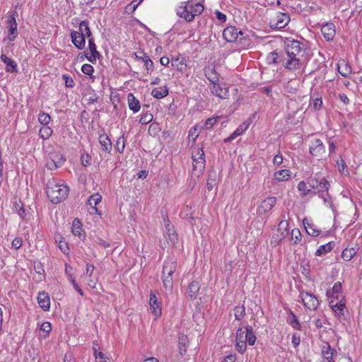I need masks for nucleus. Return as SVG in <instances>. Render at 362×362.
<instances>
[{
    "label": "nucleus",
    "mask_w": 362,
    "mask_h": 362,
    "mask_svg": "<svg viewBox=\"0 0 362 362\" xmlns=\"http://www.w3.org/2000/svg\"><path fill=\"white\" fill-rule=\"evenodd\" d=\"M269 64H277V51L270 52L267 57Z\"/></svg>",
    "instance_id": "nucleus-61"
},
{
    "label": "nucleus",
    "mask_w": 362,
    "mask_h": 362,
    "mask_svg": "<svg viewBox=\"0 0 362 362\" xmlns=\"http://www.w3.org/2000/svg\"><path fill=\"white\" fill-rule=\"evenodd\" d=\"M81 223L79 221V220L78 218L74 219L73 221L71 231L74 235L78 236L79 238H81Z\"/></svg>",
    "instance_id": "nucleus-48"
},
{
    "label": "nucleus",
    "mask_w": 362,
    "mask_h": 362,
    "mask_svg": "<svg viewBox=\"0 0 362 362\" xmlns=\"http://www.w3.org/2000/svg\"><path fill=\"white\" fill-rule=\"evenodd\" d=\"M211 93L220 98H226L228 95V90L226 88H222L218 83H213V87L211 88Z\"/></svg>",
    "instance_id": "nucleus-27"
},
{
    "label": "nucleus",
    "mask_w": 362,
    "mask_h": 362,
    "mask_svg": "<svg viewBox=\"0 0 362 362\" xmlns=\"http://www.w3.org/2000/svg\"><path fill=\"white\" fill-rule=\"evenodd\" d=\"M274 177L277 182L286 181L291 177V172L288 170H280L275 172Z\"/></svg>",
    "instance_id": "nucleus-35"
},
{
    "label": "nucleus",
    "mask_w": 362,
    "mask_h": 362,
    "mask_svg": "<svg viewBox=\"0 0 362 362\" xmlns=\"http://www.w3.org/2000/svg\"><path fill=\"white\" fill-rule=\"evenodd\" d=\"M356 254V250L354 247L345 248L341 253V257L344 261H350Z\"/></svg>",
    "instance_id": "nucleus-44"
},
{
    "label": "nucleus",
    "mask_w": 362,
    "mask_h": 362,
    "mask_svg": "<svg viewBox=\"0 0 362 362\" xmlns=\"http://www.w3.org/2000/svg\"><path fill=\"white\" fill-rule=\"evenodd\" d=\"M337 67L339 73L344 77H348L351 74L352 69L350 64L344 60L340 61Z\"/></svg>",
    "instance_id": "nucleus-22"
},
{
    "label": "nucleus",
    "mask_w": 362,
    "mask_h": 362,
    "mask_svg": "<svg viewBox=\"0 0 362 362\" xmlns=\"http://www.w3.org/2000/svg\"><path fill=\"white\" fill-rule=\"evenodd\" d=\"M46 193L52 203L58 204L67 197L69 187L66 185L57 183L54 180H49L47 184Z\"/></svg>",
    "instance_id": "nucleus-2"
},
{
    "label": "nucleus",
    "mask_w": 362,
    "mask_h": 362,
    "mask_svg": "<svg viewBox=\"0 0 362 362\" xmlns=\"http://www.w3.org/2000/svg\"><path fill=\"white\" fill-rule=\"evenodd\" d=\"M322 354L327 362H334V356L337 354V351L331 348L328 343H326V345L322 347Z\"/></svg>",
    "instance_id": "nucleus-21"
},
{
    "label": "nucleus",
    "mask_w": 362,
    "mask_h": 362,
    "mask_svg": "<svg viewBox=\"0 0 362 362\" xmlns=\"http://www.w3.org/2000/svg\"><path fill=\"white\" fill-rule=\"evenodd\" d=\"M199 288H200V286H199V282H197L196 281H192L189 284L187 291V294H188L189 297L192 300H194L197 298V296L199 293Z\"/></svg>",
    "instance_id": "nucleus-29"
},
{
    "label": "nucleus",
    "mask_w": 362,
    "mask_h": 362,
    "mask_svg": "<svg viewBox=\"0 0 362 362\" xmlns=\"http://www.w3.org/2000/svg\"><path fill=\"white\" fill-rule=\"evenodd\" d=\"M102 197L98 193L94 194L90 196V197L88 199V204L90 206L94 205L93 209L95 211L96 214H100V211L96 208V206L101 202Z\"/></svg>",
    "instance_id": "nucleus-39"
},
{
    "label": "nucleus",
    "mask_w": 362,
    "mask_h": 362,
    "mask_svg": "<svg viewBox=\"0 0 362 362\" xmlns=\"http://www.w3.org/2000/svg\"><path fill=\"white\" fill-rule=\"evenodd\" d=\"M52 134V129L47 125L43 126L39 132L40 138H42L44 140L49 139L51 136Z\"/></svg>",
    "instance_id": "nucleus-46"
},
{
    "label": "nucleus",
    "mask_w": 362,
    "mask_h": 362,
    "mask_svg": "<svg viewBox=\"0 0 362 362\" xmlns=\"http://www.w3.org/2000/svg\"><path fill=\"white\" fill-rule=\"evenodd\" d=\"M6 23L8 25V32L10 33V34H18V25L16 21V18L14 16V13L8 16L6 21Z\"/></svg>",
    "instance_id": "nucleus-36"
},
{
    "label": "nucleus",
    "mask_w": 362,
    "mask_h": 362,
    "mask_svg": "<svg viewBox=\"0 0 362 362\" xmlns=\"http://www.w3.org/2000/svg\"><path fill=\"white\" fill-rule=\"evenodd\" d=\"M187 5L189 2H182L181 5L179 6L176 9V14L181 18L185 19L187 22H192L194 21L193 14H190Z\"/></svg>",
    "instance_id": "nucleus-12"
},
{
    "label": "nucleus",
    "mask_w": 362,
    "mask_h": 362,
    "mask_svg": "<svg viewBox=\"0 0 362 362\" xmlns=\"http://www.w3.org/2000/svg\"><path fill=\"white\" fill-rule=\"evenodd\" d=\"M297 188L298 191L300 192V196L302 197H305L310 194L312 195V189L311 187H309L308 180L306 182L303 180L300 181L298 184Z\"/></svg>",
    "instance_id": "nucleus-32"
},
{
    "label": "nucleus",
    "mask_w": 362,
    "mask_h": 362,
    "mask_svg": "<svg viewBox=\"0 0 362 362\" xmlns=\"http://www.w3.org/2000/svg\"><path fill=\"white\" fill-rule=\"evenodd\" d=\"M81 71L84 74L90 76L91 78H94V76H92L94 71V68L92 65L89 64H83L81 67Z\"/></svg>",
    "instance_id": "nucleus-54"
},
{
    "label": "nucleus",
    "mask_w": 362,
    "mask_h": 362,
    "mask_svg": "<svg viewBox=\"0 0 362 362\" xmlns=\"http://www.w3.org/2000/svg\"><path fill=\"white\" fill-rule=\"evenodd\" d=\"M287 57H300L305 54V45L298 40H291L286 46Z\"/></svg>",
    "instance_id": "nucleus-4"
},
{
    "label": "nucleus",
    "mask_w": 362,
    "mask_h": 362,
    "mask_svg": "<svg viewBox=\"0 0 362 362\" xmlns=\"http://www.w3.org/2000/svg\"><path fill=\"white\" fill-rule=\"evenodd\" d=\"M287 322L295 329L301 330V325L297 316L293 313L292 310H289V314L287 318Z\"/></svg>",
    "instance_id": "nucleus-34"
},
{
    "label": "nucleus",
    "mask_w": 362,
    "mask_h": 362,
    "mask_svg": "<svg viewBox=\"0 0 362 362\" xmlns=\"http://www.w3.org/2000/svg\"><path fill=\"white\" fill-rule=\"evenodd\" d=\"M218 119H219L218 117L208 118L205 121L204 127V128L207 129H210V128L213 127L216 124V123L217 122V120Z\"/></svg>",
    "instance_id": "nucleus-59"
},
{
    "label": "nucleus",
    "mask_w": 362,
    "mask_h": 362,
    "mask_svg": "<svg viewBox=\"0 0 362 362\" xmlns=\"http://www.w3.org/2000/svg\"><path fill=\"white\" fill-rule=\"evenodd\" d=\"M341 291V284L339 281L336 282L331 289L326 292V295L329 298L338 299Z\"/></svg>",
    "instance_id": "nucleus-26"
},
{
    "label": "nucleus",
    "mask_w": 362,
    "mask_h": 362,
    "mask_svg": "<svg viewBox=\"0 0 362 362\" xmlns=\"http://www.w3.org/2000/svg\"><path fill=\"white\" fill-rule=\"evenodd\" d=\"M189 342L188 337L184 334H180L178 337V349L181 356L185 355L187 352V344Z\"/></svg>",
    "instance_id": "nucleus-25"
},
{
    "label": "nucleus",
    "mask_w": 362,
    "mask_h": 362,
    "mask_svg": "<svg viewBox=\"0 0 362 362\" xmlns=\"http://www.w3.org/2000/svg\"><path fill=\"white\" fill-rule=\"evenodd\" d=\"M37 303L43 310H49L50 308V299L48 293L45 291L40 292L37 296Z\"/></svg>",
    "instance_id": "nucleus-19"
},
{
    "label": "nucleus",
    "mask_w": 362,
    "mask_h": 362,
    "mask_svg": "<svg viewBox=\"0 0 362 362\" xmlns=\"http://www.w3.org/2000/svg\"><path fill=\"white\" fill-rule=\"evenodd\" d=\"M81 163H82V165L83 166H89L91 165V160H92V158H91V156L88 154V153H86V154H83L81 156Z\"/></svg>",
    "instance_id": "nucleus-63"
},
{
    "label": "nucleus",
    "mask_w": 362,
    "mask_h": 362,
    "mask_svg": "<svg viewBox=\"0 0 362 362\" xmlns=\"http://www.w3.org/2000/svg\"><path fill=\"white\" fill-rule=\"evenodd\" d=\"M333 301L332 300L329 304L332 307V310L336 313L337 317L339 318L341 316L344 315V309L345 308V303H343L341 300L339 303H336L335 305H332Z\"/></svg>",
    "instance_id": "nucleus-40"
},
{
    "label": "nucleus",
    "mask_w": 362,
    "mask_h": 362,
    "mask_svg": "<svg viewBox=\"0 0 362 362\" xmlns=\"http://www.w3.org/2000/svg\"><path fill=\"white\" fill-rule=\"evenodd\" d=\"M153 117L151 113L148 112V111L144 112V110H143L139 119V122L141 124H147L153 120Z\"/></svg>",
    "instance_id": "nucleus-47"
},
{
    "label": "nucleus",
    "mask_w": 362,
    "mask_h": 362,
    "mask_svg": "<svg viewBox=\"0 0 362 362\" xmlns=\"http://www.w3.org/2000/svg\"><path fill=\"white\" fill-rule=\"evenodd\" d=\"M186 2H189L188 11L190 14H193L194 19L195 16L200 15L204 9V6L199 2H194L193 0H188Z\"/></svg>",
    "instance_id": "nucleus-18"
},
{
    "label": "nucleus",
    "mask_w": 362,
    "mask_h": 362,
    "mask_svg": "<svg viewBox=\"0 0 362 362\" xmlns=\"http://www.w3.org/2000/svg\"><path fill=\"white\" fill-rule=\"evenodd\" d=\"M333 242H329L327 244L320 245L315 252L316 256H321L325 253L330 252L334 247Z\"/></svg>",
    "instance_id": "nucleus-42"
},
{
    "label": "nucleus",
    "mask_w": 362,
    "mask_h": 362,
    "mask_svg": "<svg viewBox=\"0 0 362 362\" xmlns=\"http://www.w3.org/2000/svg\"><path fill=\"white\" fill-rule=\"evenodd\" d=\"M287 52H286V49L284 51H279L277 52V64H282L284 66V64L287 60Z\"/></svg>",
    "instance_id": "nucleus-57"
},
{
    "label": "nucleus",
    "mask_w": 362,
    "mask_h": 362,
    "mask_svg": "<svg viewBox=\"0 0 362 362\" xmlns=\"http://www.w3.org/2000/svg\"><path fill=\"white\" fill-rule=\"evenodd\" d=\"M205 158L204 151L202 148H194L192 150V158Z\"/></svg>",
    "instance_id": "nucleus-53"
},
{
    "label": "nucleus",
    "mask_w": 362,
    "mask_h": 362,
    "mask_svg": "<svg viewBox=\"0 0 362 362\" xmlns=\"http://www.w3.org/2000/svg\"><path fill=\"white\" fill-rule=\"evenodd\" d=\"M235 349L236 350L240 353V354H243L246 349H247V342L244 341H238V340H235Z\"/></svg>",
    "instance_id": "nucleus-56"
},
{
    "label": "nucleus",
    "mask_w": 362,
    "mask_h": 362,
    "mask_svg": "<svg viewBox=\"0 0 362 362\" xmlns=\"http://www.w3.org/2000/svg\"><path fill=\"white\" fill-rule=\"evenodd\" d=\"M223 37L227 42H233L238 38L242 40L243 33L241 30H238L235 26H228L223 30Z\"/></svg>",
    "instance_id": "nucleus-5"
},
{
    "label": "nucleus",
    "mask_w": 362,
    "mask_h": 362,
    "mask_svg": "<svg viewBox=\"0 0 362 362\" xmlns=\"http://www.w3.org/2000/svg\"><path fill=\"white\" fill-rule=\"evenodd\" d=\"M149 305L152 314H153L156 317L160 316L161 315L160 303L158 301V298L153 292H151L150 294Z\"/></svg>",
    "instance_id": "nucleus-17"
},
{
    "label": "nucleus",
    "mask_w": 362,
    "mask_h": 362,
    "mask_svg": "<svg viewBox=\"0 0 362 362\" xmlns=\"http://www.w3.org/2000/svg\"><path fill=\"white\" fill-rule=\"evenodd\" d=\"M243 327L240 326L236 332L235 340L238 341H244L246 340V327H245V330H243Z\"/></svg>",
    "instance_id": "nucleus-52"
},
{
    "label": "nucleus",
    "mask_w": 362,
    "mask_h": 362,
    "mask_svg": "<svg viewBox=\"0 0 362 362\" xmlns=\"http://www.w3.org/2000/svg\"><path fill=\"white\" fill-rule=\"evenodd\" d=\"M62 78L64 80L65 86L66 88H73L75 86V83L70 76L64 74Z\"/></svg>",
    "instance_id": "nucleus-60"
},
{
    "label": "nucleus",
    "mask_w": 362,
    "mask_h": 362,
    "mask_svg": "<svg viewBox=\"0 0 362 362\" xmlns=\"http://www.w3.org/2000/svg\"><path fill=\"white\" fill-rule=\"evenodd\" d=\"M300 297L303 305L310 310H315L317 308L319 301L315 295L308 292H301Z\"/></svg>",
    "instance_id": "nucleus-7"
},
{
    "label": "nucleus",
    "mask_w": 362,
    "mask_h": 362,
    "mask_svg": "<svg viewBox=\"0 0 362 362\" xmlns=\"http://www.w3.org/2000/svg\"><path fill=\"white\" fill-rule=\"evenodd\" d=\"M308 183L312 189V195L319 194V197L322 198L325 202L330 199L329 189L330 184L327 180L320 173H315L314 176L308 178Z\"/></svg>",
    "instance_id": "nucleus-1"
},
{
    "label": "nucleus",
    "mask_w": 362,
    "mask_h": 362,
    "mask_svg": "<svg viewBox=\"0 0 362 362\" xmlns=\"http://www.w3.org/2000/svg\"><path fill=\"white\" fill-rule=\"evenodd\" d=\"M171 65L180 72L187 69L186 59L183 57H172Z\"/></svg>",
    "instance_id": "nucleus-20"
},
{
    "label": "nucleus",
    "mask_w": 362,
    "mask_h": 362,
    "mask_svg": "<svg viewBox=\"0 0 362 362\" xmlns=\"http://www.w3.org/2000/svg\"><path fill=\"white\" fill-rule=\"evenodd\" d=\"M256 339L257 338L254 334L252 327L250 325H247L245 342H247L250 346H253L256 341Z\"/></svg>",
    "instance_id": "nucleus-38"
},
{
    "label": "nucleus",
    "mask_w": 362,
    "mask_h": 362,
    "mask_svg": "<svg viewBox=\"0 0 362 362\" xmlns=\"http://www.w3.org/2000/svg\"><path fill=\"white\" fill-rule=\"evenodd\" d=\"M15 210L18 214V216L21 217V219H24L25 216V211L23 207V203L20 201L19 203L16 202L15 203Z\"/></svg>",
    "instance_id": "nucleus-51"
},
{
    "label": "nucleus",
    "mask_w": 362,
    "mask_h": 362,
    "mask_svg": "<svg viewBox=\"0 0 362 362\" xmlns=\"http://www.w3.org/2000/svg\"><path fill=\"white\" fill-rule=\"evenodd\" d=\"M290 21V16L288 13H277L276 16L271 20L270 26L276 29L285 28Z\"/></svg>",
    "instance_id": "nucleus-6"
},
{
    "label": "nucleus",
    "mask_w": 362,
    "mask_h": 362,
    "mask_svg": "<svg viewBox=\"0 0 362 362\" xmlns=\"http://www.w3.org/2000/svg\"><path fill=\"white\" fill-rule=\"evenodd\" d=\"M204 72L206 77L212 84L218 82L219 74L216 72L214 67H208L204 70Z\"/></svg>",
    "instance_id": "nucleus-31"
},
{
    "label": "nucleus",
    "mask_w": 362,
    "mask_h": 362,
    "mask_svg": "<svg viewBox=\"0 0 362 362\" xmlns=\"http://www.w3.org/2000/svg\"><path fill=\"white\" fill-rule=\"evenodd\" d=\"M309 150L310 154L315 157H322L325 153V146L322 141L319 139H315L312 141Z\"/></svg>",
    "instance_id": "nucleus-10"
},
{
    "label": "nucleus",
    "mask_w": 362,
    "mask_h": 362,
    "mask_svg": "<svg viewBox=\"0 0 362 362\" xmlns=\"http://www.w3.org/2000/svg\"><path fill=\"white\" fill-rule=\"evenodd\" d=\"M302 274L306 276H308L310 273V266L308 262L303 261L300 265Z\"/></svg>",
    "instance_id": "nucleus-58"
},
{
    "label": "nucleus",
    "mask_w": 362,
    "mask_h": 362,
    "mask_svg": "<svg viewBox=\"0 0 362 362\" xmlns=\"http://www.w3.org/2000/svg\"><path fill=\"white\" fill-rule=\"evenodd\" d=\"M143 1V0H133L130 4H129L126 9L127 11L133 13L135 11L138 6Z\"/></svg>",
    "instance_id": "nucleus-55"
},
{
    "label": "nucleus",
    "mask_w": 362,
    "mask_h": 362,
    "mask_svg": "<svg viewBox=\"0 0 362 362\" xmlns=\"http://www.w3.org/2000/svg\"><path fill=\"white\" fill-rule=\"evenodd\" d=\"M99 142L102 146V150L106 153H110L112 150V142L105 134H101L99 137Z\"/></svg>",
    "instance_id": "nucleus-24"
},
{
    "label": "nucleus",
    "mask_w": 362,
    "mask_h": 362,
    "mask_svg": "<svg viewBox=\"0 0 362 362\" xmlns=\"http://www.w3.org/2000/svg\"><path fill=\"white\" fill-rule=\"evenodd\" d=\"M88 48L90 54V56H88L87 54H86L85 56L90 62L95 63L97 59H98L100 57V54L97 50V47L93 38H90L88 40Z\"/></svg>",
    "instance_id": "nucleus-15"
},
{
    "label": "nucleus",
    "mask_w": 362,
    "mask_h": 362,
    "mask_svg": "<svg viewBox=\"0 0 362 362\" xmlns=\"http://www.w3.org/2000/svg\"><path fill=\"white\" fill-rule=\"evenodd\" d=\"M206 160L205 158L199 159V162H195L192 163L193 165V172L197 173V175L202 173L205 169Z\"/></svg>",
    "instance_id": "nucleus-43"
},
{
    "label": "nucleus",
    "mask_w": 362,
    "mask_h": 362,
    "mask_svg": "<svg viewBox=\"0 0 362 362\" xmlns=\"http://www.w3.org/2000/svg\"><path fill=\"white\" fill-rule=\"evenodd\" d=\"M165 225L166 233H167V234L168 235V238H169L170 240L173 243H176L177 240V233H175V231L174 230V226L170 223L169 220H167L165 221Z\"/></svg>",
    "instance_id": "nucleus-33"
},
{
    "label": "nucleus",
    "mask_w": 362,
    "mask_h": 362,
    "mask_svg": "<svg viewBox=\"0 0 362 362\" xmlns=\"http://www.w3.org/2000/svg\"><path fill=\"white\" fill-rule=\"evenodd\" d=\"M142 55L141 56H139L137 55L136 54H135L136 55V57L137 59H141L143 62L144 63V66H146V69L149 71H152L153 69V62H152V60L150 59V57H148V55L144 52H140Z\"/></svg>",
    "instance_id": "nucleus-37"
},
{
    "label": "nucleus",
    "mask_w": 362,
    "mask_h": 362,
    "mask_svg": "<svg viewBox=\"0 0 362 362\" xmlns=\"http://www.w3.org/2000/svg\"><path fill=\"white\" fill-rule=\"evenodd\" d=\"M276 197H269L262 201L260 206L257 209V213L260 215L264 214L270 211L276 204Z\"/></svg>",
    "instance_id": "nucleus-11"
},
{
    "label": "nucleus",
    "mask_w": 362,
    "mask_h": 362,
    "mask_svg": "<svg viewBox=\"0 0 362 362\" xmlns=\"http://www.w3.org/2000/svg\"><path fill=\"white\" fill-rule=\"evenodd\" d=\"M78 32L85 34V37H87L88 40L90 38H93L92 37V33L88 26V22L86 21H83L80 23L79 30Z\"/></svg>",
    "instance_id": "nucleus-41"
},
{
    "label": "nucleus",
    "mask_w": 362,
    "mask_h": 362,
    "mask_svg": "<svg viewBox=\"0 0 362 362\" xmlns=\"http://www.w3.org/2000/svg\"><path fill=\"white\" fill-rule=\"evenodd\" d=\"M5 52L6 51L2 49L0 59L1 62L6 65V71L11 74L18 73V69L17 63L11 58H8Z\"/></svg>",
    "instance_id": "nucleus-9"
},
{
    "label": "nucleus",
    "mask_w": 362,
    "mask_h": 362,
    "mask_svg": "<svg viewBox=\"0 0 362 362\" xmlns=\"http://www.w3.org/2000/svg\"><path fill=\"white\" fill-rule=\"evenodd\" d=\"M71 38L74 46L78 49H83L85 47V34L76 30H72L71 32Z\"/></svg>",
    "instance_id": "nucleus-13"
},
{
    "label": "nucleus",
    "mask_w": 362,
    "mask_h": 362,
    "mask_svg": "<svg viewBox=\"0 0 362 362\" xmlns=\"http://www.w3.org/2000/svg\"><path fill=\"white\" fill-rule=\"evenodd\" d=\"M127 100L129 104V107L131 110H132L134 113L139 111L141 108L140 102L133 93H129L127 95Z\"/></svg>",
    "instance_id": "nucleus-23"
},
{
    "label": "nucleus",
    "mask_w": 362,
    "mask_h": 362,
    "mask_svg": "<svg viewBox=\"0 0 362 362\" xmlns=\"http://www.w3.org/2000/svg\"><path fill=\"white\" fill-rule=\"evenodd\" d=\"M322 34L327 41H331L335 36V25L332 23H327L321 28Z\"/></svg>",
    "instance_id": "nucleus-16"
},
{
    "label": "nucleus",
    "mask_w": 362,
    "mask_h": 362,
    "mask_svg": "<svg viewBox=\"0 0 362 362\" xmlns=\"http://www.w3.org/2000/svg\"><path fill=\"white\" fill-rule=\"evenodd\" d=\"M234 315L237 320H241L245 315V307L243 305H236L234 308Z\"/></svg>",
    "instance_id": "nucleus-45"
},
{
    "label": "nucleus",
    "mask_w": 362,
    "mask_h": 362,
    "mask_svg": "<svg viewBox=\"0 0 362 362\" xmlns=\"http://www.w3.org/2000/svg\"><path fill=\"white\" fill-rule=\"evenodd\" d=\"M115 148L119 153H123L124 148H125L124 134H123L122 136H121L120 137H119L117 139L116 144H115Z\"/></svg>",
    "instance_id": "nucleus-49"
},
{
    "label": "nucleus",
    "mask_w": 362,
    "mask_h": 362,
    "mask_svg": "<svg viewBox=\"0 0 362 362\" xmlns=\"http://www.w3.org/2000/svg\"><path fill=\"white\" fill-rule=\"evenodd\" d=\"M250 122H244L234 131L238 133V136L241 135L249 127Z\"/></svg>",
    "instance_id": "nucleus-64"
},
{
    "label": "nucleus",
    "mask_w": 362,
    "mask_h": 362,
    "mask_svg": "<svg viewBox=\"0 0 362 362\" xmlns=\"http://www.w3.org/2000/svg\"><path fill=\"white\" fill-rule=\"evenodd\" d=\"M169 93L168 88L166 86L155 88L151 91V95L156 99H161L167 96Z\"/></svg>",
    "instance_id": "nucleus-30"
},
{
    "label": "nucleus",
    "mask_w": 362,
    "mask_h": 362,
    "mask_svg": "<svg viewBox=\"0 0 362 362\" xmlns=\"http://www.w3.org/2000/svg\"><path fill=\"white\" fill-rule=\"evenodd\" d=\"M51 120V117L49 114L45 112H40L38 115V121L39 122L43 125H47Z\"/></svg>",
    "instance_id": "nucleus-50"
},
{
    "label": "nucleus",
    "mask_w": 362,
    "mask_h": 362,
    "mask_svg": "<svg viewBox=\"0 0 362 362\" xmlns=\"http://www.w3.org/2000/svg\"><path fill=\"white\" fill-rule=\"evenodd\" d=\"M303 222L305 229L309 235L315 237L320 235V230L313 223H310L307 218H304Z\"/></svg>",
    "instance_id": "nucleus-28"
},
{
    "label": "nucleus",
    "mask_w": 362,
    "mask_h": 362,
    "mask_svg": "<svg viewBox=\"0 0 362 362\" xmlns=\"http://www.w3.org/2000/svg\"><path fill=\"white\" fill-rule=\"evenodd\" d=\"M287 60L284 64V66L290 71H297L302 68L303 64L300 57H287Z\"/></svg>",
    "instance_id": "nucleus-14"
},
{
    "label": "nucleus",
    "mask_w": 362,
    "mask_h": 362,
    "mask_svg": "<svg viewBox=\"0 0 362 362\" xmlns=\"http://www.w3.org/2000/svg\"><path fill=\"white\" fill-rule=\"evenodd\" d=\"M65 162V158L58 153H51L49 160L47 161V167L51 170H56L61 167Z\"/></svg>",
    "instance_id": "nucleus-8"
},
{
    "label": "nucleus",
    "mask_w": 362,
    "mask_h": 362,
    "mask_svg": "<svg viewBox=\"0 0 362 362\" xmlns=\"http://www.w3.org/2000/svg\"><path fill=\"white\" fill-rule=\"evenodd\" d=\"M291 238L294 240V244L298 243L301 240V234L298 229H293L291 231Z\"/></svg>",
    "instance_id": "nucleus-62"
},
{
    "label": "nucleus",
    "mask_w": 362,
    "mask_h": 362,
    "mask_svg": "<svg viewBox=\"0 0 362 362\" xmlns=\"http://www.w3.org/2000/svg\"><path fill=\"white\" fill-rule=\"evenodd\" d=\"M177 268L176 262L171 259H166L163 267L162 279L163 286L167 290H171L173 286V274Z\"/></svg>",
    "instance_id": "nucleus-3"
}]
</instances>
